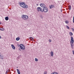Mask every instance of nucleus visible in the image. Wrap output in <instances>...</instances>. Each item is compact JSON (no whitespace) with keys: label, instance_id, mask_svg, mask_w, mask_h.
Returning <instances> with one entry per match:
<instances>
[{"label":"nucleus","instance_id":"nucleus-4","mask_svg":"<svg viewBox=\"0 0 74 74\" xmlns=\"http://www.w3.org/2000/svg\"><path fill=\"white\" fill-rule=\"evenodd\" d=\"M17 45L18 47H20L21 49H23V50L25 49V48L24 46H23V44H21L20 45L19 44H17Z\"/></svg>","mask_w":74,"mask_h":74},{"label":"nucleus","instance_id":"nucleus-32","mask_svg":"<svg viewBox=\"0 0 74 74\" xmlns=\"http://www.w3.org/2000/svg\"><path fill=\"white\" fill-rule=\"evenodd\" d=\"M1 55V53L0 52V55Z\"/></svg>","mask_w":74,"mask_h":74},{"label":"nucleus","instance_id":"nucleus-14","mask_svg":"<svg viewBox=\"0 0 74 74\" xmlns=\"http://www.w3.org/2000/svg\"><path fill=\"white\" fill-rule=\"evenodd\" d=\"M2 31H4V29L3 27H1L0 29Z\"/></svg>","mask_w":74,"mask_h":74},{"label":"nucleus","instance_id":"nucleus-7","mask_svg":"<svg viewBox=\"0 0 74 74\" xmlns=\"http://www.w3.org/2000/svg\"><path fill=\"white\" fill-rule=\"evenodd\" d=\"M11 72H10V70H8L6 72V74H11Z\"/></svg>","mask_w":74,"mask_h":74},{"label":"nucleus","instance_id":"nucleus-33","mask_svg":"<svg viewBox=\"0 0 74 74\" xmlns=\"http://www.w3.org/2000/svg\"><path fill=\"white\" fill-rule=\"evenodd\" d=\"M17 68H18V67H17Z\"/></svg>","mask_w":74,"mask_h":74},{"label":"nucleus","instance_id":"nucleus-23","mask_svg":"<svg viewBox=\"0 0 74 74\" xmlns=\"http://www.w3.org/2000/svg\"><path fill=\"white\" fill-rule=\"evenodd\" d=\"M40 16L41 18L42 19L43 18V16H42L41 15Z\"/></svg>","mask_w":74,"mask_h":74},{"label":"nucleus","instance_id":"nucleus-12","mask_svg":"<svg viewBox=\"0 0 74 74\" xmlns=\"http://www.w3.org/2000/svg\"><path fill=\"white\" fill-rule=\"evenodd\" d=\"M5 19L6 21H8V20L9 19V18H8V16L6 17L5 18Z\"/></svg>","mask_w":74,"mask_h":74},{"label":"nucleus","instance_id":"nucleus-25","mask_svg":"<svg viewBox=\"0 0 74 74\" xmlns=\"http://www.w3.org/2000/svg\"><path fill=\"white\" fill-rule=\"evenodd\" d=\"M49 42H51L52 40H51V39H49Z\"/></svg>","mask_w":74,"mask_h":74},{"label":"nucleus","instance_id":"nucleus-13","mask_svg":"<svg viewBox=\"0 0 74 74\" xmlns=\"http://www.w3.org/2000/svg\"><path fill=\"white\" fill-rule=\"evenodd\" d=\"M17 73H18V74H21V73H20V71H19V69H17Z\"/></svg>","mask_w":74,"mask_h":74},{"label":"nucleus","instance_id":"nucleus-10","mask_svg":"<svg viewBox=\"0 0 74 74\" xmlns=\"http://www.w3.org/2000/svg\"><path fill=\"white\" fill-rule=\"evenodd\" d=\"M49 7L50 8H55V7L54 6V5H50Z\"/></svg>","mask_w":74,"mask_h":74},{"label":"nucleus","instance_id":"nucleus-18","mask_svg":"<svg viewBox=\"0 0 74 74\" xmlns=\"http://www.w3.org/2000/svg\"><path fill=\"white\" fill-rule=\"evenodd\" d=\"M69 34L70 35V36H73V33L71 32H69Z\"/></svg>","mask_w":74,"mask_h":74},{"label":"nucleus","instance_id":"nucleus-11","mask_svg":"<svg viewBox=\"0 0 74 74\" xmlns=\"http://www.w3.org/2000/svg\"><path fill=\"white\" fill-rule=\"evenodd\" d=\"M13 49H15V47L13 45H11Z\"/></svg>","mask_w":74,"mask_h":74},{"label":"nucleus","instance_id":"nucleus-30","mask_svg":"<svg viewBox=\"0 0 74 74\" xmlns=\"http://www.w3.org/2000/svg\"><path fill=\"white\" fill-rule=\"evenodd\" d=\"M0 38H1V37L0 36Z\"/></svg>","mask_w":74,"mask_h":74},{"label":"nucleus","instance_id":"nucleus-26","mask_svg":"<svg viewBox=\"0 0 74 74\" xmlns=\"http://www.w3.org/2000/svg\"><path fill=\"white\" fill-rule=\"evenodd\" d=\"M65 23H67L68 24V23L69 22V21H65Z\"/></svg>","mask_w":74,"mask_h":74},{"label":"nucleus","instance_id":"nucleus-27","mask_svg":"<svg viewBox=\"0 0 74 74\" xmlns=\"http://www.w3.org/2000/svg\"><path fill=\"white\" fill-rule=\"evenodd\" d=\"M73 22L74 23V16L73 17Z\"/></svg>","mask_w":74,"mask_h":74},{"label":"nucleus","instance_id":"nucleus-15","mask_svg":"<svg viewBox=\"0 0 74 74\" xmlns=\"http://www.w3.org/2000/svg\"><path fill=\"white\" fill-rule=\"evenodd\" d=\"M69 7V10H70L71 9V6L70 5L68 6Z\"/></svg>","mask_w":74,"mask_h":74},{"label":"nucleus","instance_id":"nucleus-6","mask_svg":"<svg viewBox=\"0 0 74 74\" xmlns=\"http://www.w3.org/2000/svg\"><path fill=\"white\" fill-rule=\"evenodd\" d=\"M43 9L40 8V7H38L37 8V11H41V12H42Z\"/></svg>","mask_w":74,"mask_h":74},{"label":"nucleus","instance_id":"nucleus-28","mask_svg":"<svg viewBox=\"0 0 74 74\" xmlns=\"http://www.w3.org/2000/svg\"><path fill=\"white\" fill-rule=\"evenodd\" d=\"M72 52L73 53V55H74V50L72 51Z\"/></svg>","mask_w":74,"mask_h":74},{"label":"nucleus","instance_id":"nucleus-5","mask_svg":"<svg viewBox=\"0 0 74 74\" xmlns=\"http://www.w3.org/2000/svg\"><path fill=\"white\" fill-rule=\"evenodd\" d=\"M48 11V9L47 7H45L43 8L42 10V12H47Z\"/></svg>","mask_w":74,"mask_h":74},{"label":"nucleus","instance_id":"nucleus-21","mask_svg":"<svg viewBox=\"0 0 74 74\" xmlns=\"http://www.w3.org/2000/svg\"><path fill=\"white\" fill-rule=\"evenodd\" d=\"M29 38L31 39L32 40H34V38H33L32 37H29Z\"/></svg>","mask_w":74,"mask_h":74},{"label":"nucleus","instance_id":"nucleus-29","mask_svg":"<svg viewBox=\"0 0 74 74\" xmlns=\"http://www.w3.org/2000/svg\"><path fill=\"white\" fill-rule=\"evenodd\" d=\"M61 12H62V9H61Z\"/></svg>","mask_w":74,"mask_h":74},{"label":"nucleus","instance_id":"nucleus-16","mask_svg":"<svg viewBox=\"0 0 74 74\" xmlns=\"http://www.w3.org/2000/svg\"><path fill=\"white\" fill-rule=\"evenodd\" d=\"M0 57L1 59H3V56H1V55H0Z\"/></svg>","mask_w":74,"mask_h":74},{"label":"nucleus","instance_id":"nucleus-9","mask_svg":"<svg viewBox=\"0 0 74 74\" xmlns=\"http://www.w3.org/2000/svg\"><path fill=\"white\" fill-rule=\"evenodd\" d=\"M50 54L51 56L53 57V52L52 51H51Z\"/></svg>","mask_w":74,"mask_h":74},{"label":"nucleus","instance_id":"nucleus-3","mask_svg":"<svg viewBox=\"0 0 74 74\" xmlns=\"http://www.w3.org/2000/svg\"><path fill=\"white\" fill-rule=\"evenodd\" d=\"M21 18L25 21H26V20L29 18V17H28V16L26 15H22L21 16Z\"/></svg>","mask_w":74,"mask_h":74},{"label":"nucleus","instance_id":"nucleus-17","mask_svg":"<svg viewBox=\"0 0 74 74\" xmlns=\"http://www.w3.org/2000/svg\"><path fill=\"white\" fill-rule=\"evenodd\" d=\"M19 40H20V38H19V37L17 38H16V40L17 41H19Z\"/></svg>","mask_w":74,"mask_h":74},{"label":"nucleus","instance_id":"nucleus-2","mask_svg":"<svg viewBox=\"0 0 74 74\" xmlns=\"http://www.w3.org/2000/svg\"><path fill=\"white\" fill-rule=\"evenodd\" d=\"M71 41H70L72 49H73V47H74V39L73 36L71 37Z\"/></svg>","mask_w":74,"mask_h":74},{"label":"nucleus","instance_id":"nucleus-24","mask_svg":"<svg viewBox=\"0 0 74 74\" xmlns=\"http://www.w3.org/2000/svg\"><path fill=\"white\" fill-rule=\"evenodd\" d=\"M47 74V72L46 71L44 72V74Z\"/></svg>","mask_w":74,"mask_h":74},{"label":"nucleus","instance_id":"nucleus-22","mask_svg":"<svg viewBox=\"0 0 74 74\" xmlns=\"http://www.w3.org/2000/svg\"><path fill=\"white\" fill-rule=\"evenodd\" d=\"M35 60L36 62H37V61H38V59H37V58H35Z\"/></svg>","mask_w":74,"mask_h":74},{"label":"nucleus","instance_id":"nucleus-19","mask_svg":"<svg viewBox=\"0 0 74 74\" xmlns=\"http://www.w3.org/2000/svg\"><path fill=\"white\" fill-rule=\"evenodd\" d=\"M52 74H58V73H57V72H54V73H51Z\"/></svg>","mask_w":74,"mask_h":74},{"label":"nucleus","instance_id":"nucleus-31","mask_svg":"<svg viewBox=\"0 0 74 74\" xmlns=\"http://www.w3.org/2000/svg\"><path fill=\"white\" fill-rule=\"evenodd\" d=\"M1 22H0V25H1Z\"/></svg>","mask_w":74,"mask_h":74},{"label":"nucleus","instance_id":"nucleus-8","mask_svg":"<svg viewBox=\"0 0 74 74\" xmlns=\"http://www.w3.org/2000/svg\"><path fill=\"white\" fill-rule=\"evenodd\" d=\"M40 5L41 7H42L43 8H44L45 7V5L44 4V3H42L40 4Z\"/></svg>","mask_w":74,"mask_h":74},{"label":"nucleus","instance_id":"nucleus-20","mask_svg":"<svg viewBox=\"0 0 74 74\" xmlns=\"http://www.w3.org/2000/svg\"><path fill=\"white\" fill-rule=\"evenodd\" d=\"M66 27L68 29H70V27H69V26L67 25L66 26Z\"/></svg>","mask_w":74,"mask_h":74},{"label":"nucleus","instance_id":"nucleus-1","mask_svg":"<svg viewBox=\"0 0 74 74\" xmlns=\"http://www.w3.org/2000/svg\"><path fill=\"white\" fill-rule=\"evenodd\" d=\"M20 5L21 7H23V8H28V6L27 5L25 4V3L23 2L20 3Z\"/></svg>","mask_w":74,"mask_h":74}]
</instances>
